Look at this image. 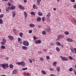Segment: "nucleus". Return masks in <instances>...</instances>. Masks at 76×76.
<instances>
[{"label": "nucleus", "instance_id": "nucleus-1", "mask_svg": "<svg viewBox=\"0 0 76 76\" xmlns=\"http://www.w3.org/2000/svg\"><path fill=\"white\" fill-rule=\"evenodd\" d=\"M0 66H1V67H2L3 69H6V68H7L9 67V65L7 64H0Z\"/></svg>", "mask_w": 76, "mask_h": 76}, {"label": "nucleus", "instance_id": "nucleus-2", "mask_svg": "<svg viewBox=\"0 0 76 76\" xmlns=\"http://www.w3.org/2000/svg\"><path fill=\"white\" fill-rule=\"evenodd\" d=\"M72 47L70 48V50L71 51V52L72 53H75V54L76 53V48H74V49Z\"/></svg>", "mask_w": 76, "mask_h": 76}, {"label": "nucleus", "instance_id": "nucleus-3", "mask_svg": "<svg viewBox=\"0 0 76 76\" xmlns=\"http://www.w3.org/2000/svg\"><path fill=\"white\" fill-rule=\"evenodd\" d=\"M23 44L25 46H28L29 45V42L28 41H24Z\"/></svg>", "mask_w": 76, "mask_h": 76}, {"label": "nucleus", "instance_id": "nucleus-4", "mask_svg": "<svg viewBox=\"0 0 76 76\" xmlns=\"http://www.w3.org/2000/svg\"><path fill=\"white\" fill-rule=\"evenodd\" d=\"M60 58H62V60H63V61H67V60H68V59L67 58L63 57L62 56H61Z\"/></svg>", "mask_w": 76, "mask_h": 76}, {"label": "nucleus", "instance_id": "nucleus-5", "mask_svg": "<svg viewBox=\"0 0 76 76\" xmlns=\"http://www.w3.org/2000/svg\"><path fill=\"white\" fill-rule=\"evenodd\" d=\"M18 7L19 9H21V10H24V9H25L24 7H23V6L20 4L18 5Z\"/></svg>", "mask_w": 76, "mask_h": 76}, {"label": "nucleus", "instance_id": "nucleus-6", "mask_svg": "<svg viewBox=\"0 0 76 76\" xmlns=\"http://www.w3.org/2000/svg\"><path fill=\"white\" fill-rule=\"evenodd\" d=\"M46 32H51V29L49 28H47L46 29Z\"/></svg>", "mask_w": 76, "mask_h": 76}, {"label": "nucleus", "instance_id": "nucleus-7", "mask_svg": "<svg viewBox=\"0 0 76 76\" xmlns=\"http://www.w3.org/2000/svg\"><path fill=\"white\" fill-rule=\"evenodd\" d=\"M35 43H36V44H41V41L40 40H35Z\"/></svg>", "mask_w": 76, "mask_h": 76}, {"label": "nucleus", "instance_id": "nucleus-8", "mask_svg": "<svg viewBox=\"0 0 76 76\" xmlns=\"http://www.w3.org/2000/svg\"><path fill=\"white\" fill-rule=\"evenodd\" d=\"M21 66H22L23 67H25V63L23 61L21 62Z\"/></svg>", "mask_w": 76, "mask_h": 76}, {"label": "nucleus", "instance_id": "nucleus-9", "mask_svg": "<svg viewBox=\"0 0 76 76\" xmlns=\"http://www.w3.org/2000/svg\"><path fill=\"white\" fill-rule=\"evenodd\" d=\"M67 41L68 42H73V39H70V38H68L67 39Z\"/></svg>", "mask_w": 76, "mask_h": 76}, {"label": "nucleus", "instance_id": "nucleus-10", "mask_svg": "<svg viewBox=\"0 0 76 76\" xmlns=\"http://www.w3.org/2000/svg\"><path fill=\"white\" fill-rule=\"evenodd\" d=\"M8 37L9 38L10 40H12V39H13V37L12 36H8Z\"/></svg>", "mask_w": 76, "mask_h": 76}, {"label": "nucleus", "instance_id": "nucleus-11", "mask_svg": "<svg viewBox=\"0 0 76 76\" xmlns=\"http://www.w3.org/2000/svg\"><path fill=\"white\" fill-rule=\"evenodd\" d=\"M35 24L33 23H31L29 25V26L31 28H34V27H35Z\"/></svg>", "mask_w": 76, "mask_h": 76}, {"label": "nucleus", "instance_id": "nucleus-12", "mask_svg": "<svg viewBox=\"0 0 76 76\" xmlns=\"http://www.w3.org/2000/svg\"><path fill=\"white\" fill-rule=\"evenodd\" d=\"M41 72L43 74V75H45L47 74L46 72H45V71H44V70H42V71H41Z\"/></svg>", "mask_w": 76, "mask_h": 76}, {"label": "nucleus", "instance_id": "nucleus-13", "mask_svg": "<svg viewBox=\"0 0 76 76\" xmlns=\"http://www.w3.org/2000/svg\"><path fill=\"white\" fill-rule=\"evenodd\" d=\"M41 1V0H37V6L40 4V2Z\"/></svg>", "mask_w": 76, "mask_h": 76}, {"label": "nucleus", "instance_id": "nucleus-14", "mask_svg": "<svg viewBox=\"0 0 76 76\" xmlns=\"http://www.w3.org/2000/svg\"><path fill=\"white\" fill-rule=\"evenodd\" d=\"M37 20L38 22H39L41 20V18L40 17H38L37 18Z\"/></svg>", "mask_w": 76, "mask_h": 76}, {"label": "nucleus", "instance_id": "nucleus-15", "mask_svg": "<svg viewBox=\"0 0 76 76\" xmlns=\"http://www.w3.org/2000/svg\"><path fill=\"white\" fill-rule=\"evenodd\" d=\"M18 72V70L16 69H14L13 71H12V74H15Z\"/></svg>", "mask_w": 76, "mask_h": 76}, {"label": "nucleus", "instance_id": "nucleus-16", "mask_svg": "<svg viewBox=\"0 0 76 76\" xmlns=\"http://www.w3.org/2000/svg\"><path fill=\"white\" fill-rule=\"evenodd\" d=\"M57 38H58V39H61V38H62V35H58Z\"/></svg>", "mask_w": 76, "mask_h": 76}, {"label": "nucleus", "instance_id": "nucleus-17", "mask_svg": "<svg viewBox=\"0 0 76 76\" xmlns=\"http://www.w3.org/2000/svg\"><path fill=\"white\" fill-rule=\"evenodd\" d=\"M22 49H23V50H27V48H28V47L26 46H22Z\"/></svg>", "mask_w": 76, "mask_h": 76}, {"label": "nucleus", "instance_id": "nucleus-18", "mask_svg": "<svg viewBox=\"0 0 76 76\" xmlns=\"http://www.w3.org/2000/svg\"><path fill=\"white\" fill-rule=\"evenodd\" d=\"M56 45L58 46H61V43H60L58 42H56Z\"/></svg>", "mask_w": 76, "mask_h": 76}, {"label": "nucleus", "instance_id": "nucleus-19", "mask_svg": "<svg viewBox=\"0 0 76 76\" xmlns=\"http://www.w3.org/2000/svg\"><path fill=\"white\" fill-rule=\"evenodd\" d=\"M23 34L22 32H20L19 33V35L20 37L22 38V37H23Z\"/></svg>", "mask_w": 76, "mask_h": 76}, {"label": "nucleus", "instance_id": "nucleus-20", "mask_svg": "<svg viewBox=\"0 0 76 76\" xmlns=\"http://www.w3.org/2000/svg\"><path fill=\"white\" fill-rule=\"evenodd\" d=\"M38 15L39 16H42V13L40 12H39Z\"/></svg>", "mask_w": 76, "mask_h": 76}, {"label": "nucleus", "instance_id": "nucleus-21", "mask_svg": "<svg viewBox=\"0 0 76 76\" xmlns=\"http://www.w3.org/2000/svg\"><path fill=\"white\" fill-rule=\"evenodd\" d=\"M24 13L25 17H27L28 16V15L27 14V13H26V12H24Z\"/></svg>", "mask_w": 76, "mask_h": 76}, {"label": "nucleus", "instance_id": "nucleus-22", "mask_svg": "<svg viewBox=\"0 0 76 76\" xmlns=\"http://www.w3.org/2000/svg\"><path fill=\"white\" fill-rule=\"evenodd\" d=\"M47 16L48 17V18H49L50 17V16H51V13H50V12H49L48 14L47 15Z\"/></svg>", "mask_w": 76, "mask_h": 76}, {"label": "nucleus", "instance_id": "nucleus-23", "mask_svg": "<svg viewBox=\"0 0 76 76\" xmlns=\"http://www.w3.org/2000/svg\"><path fill=\"white\" fill-rule=\"evenodd\" d=\"M64 34H66V35H69V32L68 31H65L64 32Z\"/></svg>", "mask_w": 76, "mask_h": 76}, {"label": "nucleus", "instance_id": "nucleus-24", "mask_svg": "<svg viewBox=\"0 0 76 76\" xmlns=\"http://www.w3.org/2000/svg\"><path fill=\"white\" fill-rule=\"evenodd\" d=\"M56 50L57 51H60V48H59L58 47H56Z\"/></svg>", "mask_w": 76, "mask_h": 76}, {"label": "nucleus", "instance_id": "nucleus-25", "mask_svg": "<svg viewBox=\"0 0 76 76\" xmlns=\"http://www.w3.org/2000/svg\"><path fill=\"white\" fill-rule=\"evenodd\" d=\"M15 8H16V7H15V6H12L11 7V9L12 10H14L15 9Z\"/></svg>", "mask_w": 76, "mask_h": 76}, {"label": "nucleus", "instance_id": "nucleus-26", "mask_svg": "<svg viewBox=\"0 0 76 76\" xmlns=\"http://www.w3.org/2000/svg\"><path fill=\"white\" fill-rule=\"evenodd\" d=\"M30 14L31 15H34L35 16V12H32L30 13Z\"/></svg>", "mask_w": 76, "mask_h": 76}, {"label": "nucleus", "instance_id": "nucleus-27", "mask_svg": "<svg viewBox=\"0 0 76 76\" xmlns=\"http://www.w3.org/2000/svg\"><path fill=\"white\" fill-rule=\"evenodd\" d=\"M10 67L12 69L13 67V65L12 64H10Z\"/></svg>", "mask_w": 76, "mask_h": 76}, {"label": "nucleus", "instance_id": "nucleus-28", "mask_svg": "<svg viewBox=\"0 0 76 76\" xmlns=\"http://www.w3.org/2000/svg\"><path fill=\"white\" fill-rule=\"evenodd\" d=\"M3 42H6V39H5L4 38H2V40Z\"/></svg>", "mask_w": 76, "mask_h": 76}, {"label": "nucleus", "instance_id": "nucleus-29", "mask_svg": "<svg viewBox=\"0 0 76 76\" xmlns=\"http://www.w3.org/2000/svg\"><path fill=\"white\" fill-rule=\"evenodd\" d=\"M69 59H70V60H72L73 59V57L71 56H69Z\"/></svg>", "mask_w": 76, "mask_h": 76}, {"label": "nucleus", "instance_id": "nucleus-30", "mask_svg": "<svg viewBox=\"0 0 76 76\" xmlns=\"http://www.w3.org/2000/svg\"><path fill=\"white\" fill-rule=\"evenodd\" d=\"M3 20L1 19H0V24H3Z\"/></svg>", "mask_w": 76, "mask_h": 76}, {"label": "nucleus", "instance_id": "nucleus-31", "mask_svg": "<svg viewBox=\"0 0 76 76\" xmlns=\"http://www.w3.org/2000/svg\"><path fill=\"white\" fill-rule=\"evenodd\" d=\"M42 34H43V35H45L46 34V32H45V31H43Z\"/></svg>", "mask_w": 76, "mask_h": 76}, {"label": "nucleus", "instance_id": "nucleus-32", "mask_svg": "<svg viewBox=\"0 0 76 76\" xmlns=\"http://www.w3.org/2000/svg\"><path fill=\"white\" fill-rule=\"evenodd\" d=\"M33 39L34 40H37V37H35V36H34L33 37Z\"/></svg>", "mask_w": 76, "mask_h": 76}, {"label": "nucleus", "instance_id": "nucleus-33", "mask_svg": "<svg viewBox=\"0 0 76 76\" xmlns=\"http://www.w3.org/2000/svg\"><path fill=\"white\" fill-rule=\"evenodd\" d=\"M4 16V15L3 14H2L0 15V18H2Z\"/></svg>", "mask_w": 76, "mask_h": 76}, {"label": "nucleus", "instance_id": "nucleus-34", "mask_svg": "<svg viewBox=\"0 0 76 76\" xmlns=\"http://www.w3.org/2000/svg\"><path fill=\"white\" fill-rule=\"evenodd\" d=\"M6 43V42H4L3 41H2V42H1V44L2 45H5V43Z\"/></svg>", "mask_w": 76, "mask_h": 76}, {"label": "nucleus", "instance_id": "nucleus-35", "mask_svg": "<svg viewBox=\"0 0 76 76\" xmlns=\"http://www.w3.org/2000/svg\"><path fill=\"white\" fill-rule=\"evenodd\" d=\"M57 64V62L55 61L53 63V65L54 66H56V65Z\"/></svg>", "mask_w": 76, "mask_h": 76}, {"label": "nucleus", "instance_id": "nucleus-36", "mask_svg": "<svg viewBox=\"0 0 76 76\" xmlns=\"http://www.w3.org/2000/svg\"><path fill=\"white\" fill-rule=\"evenodd\" d=\"M60 70V67H59L58 66L57 67V71H59Z\"/></svg>", "mask_w": 76, "mask_h": 76}, {"label": "nucleus", "instance_id": "nucleus-37", "mask_svg": "<svg viewBox=\"0 0 76 76\" xmlns=\"http://www.w3.org/2000/svg\"><path fill=\"white\" fill-rule=\"evenodd\" d=\"M47 59L49 60L50 59V56H47L46 57Z\"/></svg>", "mask_w": 76, "mask_h": 76}, {"label": "nucleus", "instance_id": "nucleus-38", "mask_svg": "<svg viewBox=\"0 0 76 76\" xmlns=\"http://www.w3.org/2000/svg\"><path fill=\"white\" fill-rule=\"evenodd\" d=\"M42 20L43 21H45V17H42Z\"/></svg>", "mask_w": 76, "mask_h": 76}, {"label": "nucleus", "instance_id": "nucleus-39", "mask_svg": "<svg viewBox=\"0 0 76 76\" xmlns=\"http://www.w3.org/2000/svg\"><path fill=\"white\" fill-rule=\"evenodd\" d=\"M17 64H18L19 65H21V62H17Z\"/></svg>", "mask_w": 76, "mask_h": 76}, {"label": "nucleus", "instance_id": "nucleus-40", "mask_svg": "<svg viewBox=\"0 0 76 76\" xmlns=\"http://www.w3.org/2000/svg\"><path fill=\"white\" fill-rule=\"evenodd\" d=\"M69 71H70V72H72L73 70V69L72 68H70L69 69Z\"/></svg>", "mask_w": 76, "mask_h": 76}, {"label": "nucleus", "instance_id": "nucleus-41", "mask_svg": "<svg viewBox=\"0 0 76 76\" xmlns=\"http://www.w3.org/2000/svg\"><path fill=\"white\" fill-rule=\"evenodd\" d=\"M27 69H28V68H23L22 70H27Z\"/></svg>", "mask_w": 76, "mask_h": 76}, {"label": "nucleus", "instance_id": "nucleus-42", "mask_svg": "<svg viewBox=\"0 0 76 76\" xmlns=\"http://www.w3.org/2000/svg\"><path fill=\"white\" fill-rule=\"evenodd\" d=\"M9 7H8V9H6V12H9V9H10Z\"/></svg>", "mask_w": 76, "mask_h": 76}, {"label": "nucleus", "instance_id": "nucleus-43", "mask_svg": "<svg viewBox=\"0 0 76 76\" xmlns=\"http://www.w3.org/2000/svg\"><path fill=\"white\" fill-rule=\"evenodd\" d=\"M29 61L30 63H32V61L31 59H30L29 60Z\"/></svg>", "mask_w": 76, "mask_h": 76}, {"label": "nucleus", "instance_id": "nucleus-44", "mask_svg": "<svg viewBox=\"0 0 76 76\" xmlns=\"http://www.w3.org/2000/svg\"><path fill=\"white\" fill-rule=\"evenodd\" d=\"M50 45L51 46L54 45V43L53 42L51 43Z\"/></svg>", "mask_w": 76, "mask_h": 76}, {"label": "nucleus", "instance_id": "nucleus-45", "mask_svg": "<svg viewBox=\"0 0 76 76\" xmlns=\"http://www.w3.org/2000/svg\"><path fill=\"white\" fill-rule=\"evenodd\" d=\"M26 75H28V76H31V75H30L29 73L27 72L26 73Z\"/></svg>", "mask_w": 76, "mask_h": 76}, {"label": "nucleus", "instance_id": "nucleus-46", "mask_svg": "<svg viewBox=\"0 0 76 76\" xmlns=\"http://www.w3.org/2000/svg\"><path fill=\"white\" fill-rule=\"evenodd\" d=\"M8 6H11V3H8Z\"/></svg>", "mask_w": 76, "mask_h": 76}, {"label": "nucleus", "instance_id": "nucleus-47", "mask_svg": "<svg viewBox=\"0 0 76 76\" xmlns=\"http://www.w3.org/2000/svg\"><path fill=\"white\" fill-rule=\"evenodd\" d=\"M32 32V31L31 30H30L29 31V34H31Z\"/></svg>", "mask_w": 76, "mask_h": 76}, {"label": "nucleus", "instance_id": "nucleus-48", "mask_svg": "<svg viewBox=\"0 0 76 76\" xmlns=\"http://www.w3.org/2000/svg\"><path fill=\"white\" fill-rule=\"evenodd\" d=\"M1 47L3 49H4L5 48V46H2Z\"/></svg>", "mask_w": 76, "mask_h": 76}, {"label": "nucleus", "instance_id": "nucleus-49", "mask_svg": "<svg viewBox=\"0 0 76 76\" xmlns=\"http://www.w3.org/2000/svg\"><path fill=\"white\" fill-rule=\"evenodd\" d=\"M70 1L71 2H72V3H75V0H70Z\"/></svg>", "mask_w": 76, "mask_h": 76}, {"label": "nucleus", "instance_id": "nucleus-50", "mask_svg": "<svg viewBox=\"0 0 76 76\" xmlns=\"http://www.w3.org/2000/svg\"><path fill=\"white\" fill-rule=\"evenodd\" d=\"M35 7H36V5H35V4H34L33 6V7L34 9H35Z\"/></svg>", "mask_w": 76, "mask_h": 76}, {"label": "nucleus", "instance_id": "nucleus-51", "mask_svg": "<svg viewBox=\"0 0 76 76\" xmlns=\"http://www.w3.org/2000/svg\"><path fill=\"white\" fill-rule=\"evenodd\" d=\"M21 40V39H20V38H18V41H19V42Z\"/></svg>", "mask_w": 76, "mask_h": 76}, {"label": "nucleus", "instance_id": "nucleus-52", "mask_svg": "<svg viewBox=\"0 0 76 76\" xmlns=\"http://www.w3.org/2000/svg\"><path fill=\"white\" fill-rule=\"evenodd\" d=\"M40 60H41V61H42L44 60V59H43L42 58H40Z\"/></svg>", "mask_w": 76, "mask_h": 76}, {"label": "nucleus", "instance_id": "nucleus-53", "mask_svg": "<svg viewBox=\"0 0 76 76\" xmlns=\"http://www.w3.org/2000/svg\"><path fill=\"white\" fill-rule=\"evenodd\" d=\"M15 15H16V13L15 12L13 15V17H15Z\"/></svg>", "mask_w": 76, "mask_h": 76}, {"label": "nucleus", "instance_id": "nucleus-54", "mask_svg": "<svg viewBox=\"0 0 76 76\" xmlns=\"http://www.w3.org/2000/svg\"><path fill=\"white\" fill-rule=\"evenodd\" d=\"M50 70L51 71H53V70H54V69L53 68H50Z\"/></svg>", "mask_w": 76, "mask_h": 76}, {"label": "nucleus", "instance_id": "nucleus-55", "mask_svg": "<svg viewBox=\"0 0 76 76\" xmlns=\"http://www.w3.org/2000/svg\"><path fill=\"white\" fill-rule=\"evenodd\" d=\"M16 29H13V31L14 32H16Z\"/></svg>", "mask_w": 76, "mask_h": 76}, {"label": "nucleus", "instance_id": "nucleus-56", "mask_svg": "<svg viewBox=\"0 0 76 76\" xmlns=\"http://www.w3.org/2000/svg\"><path fill=\"white\" fill-rule=\"evenodd\" d=\"M23 1L24 2V3H26L27 2V0H24Z\"/></svg>", "mask_w": 76, "mask_h": 76}, {"label": "nucleus", "instance_id": "nucleus-57", "mask_svg": "<svg viewBox=\"0 0 76 76\" xmlns=\"http://www.w3.org/2000/svg\"><path fill=\"white\" fill-rule=\"evenodd\" d=\"M74 8H76V4H75V5L74 6Z\"/></svg>", "mask_w": 76, "mask_h": 76}, {"label": "nucleus", "instance_id": "nucleus-58", "mask_svg": "<svg viewBox=\"0 0 76 76\" xmlns=\"http://www.w3.org/2000/svg\"><path fill=\"white\" fill-rule=\"evenodd\" d=\"M53 10L55 11L56 10V8H54L53 9Z\"/></svg>", "mask_w": 76, "mask_h": 76}, {"label": "nucleus", "instance_id": "nucleus-59", "mask_svg": "<svg viewBox=\"0 0 76 76\" xmlns=\"http://www.w3.org/2000/svg\"><path fill=\"white\" fill-rule=\"evenodd\" d=\"M38 27L39 28H41V26L39 25L38 26Z\"/></svg>", "mask_w": 76, "mask_h": 76}, {"label": "nucleus", "instance_id": "nucleus-60", "mask_svg": "<svg viewBox=\"0 0 76 76\" xmlns=\"http://www.w3.org/2000/svg\"><path fill=\"white\" fill-rule=\"evenodd\" d=\"M32 60L33 61V62H35V59H32Z\"/></svg>", "mask_w": 76, "mask_h": 76}, {"label": "nucleus", "instance_id": "nucleus-61", "mask_svg": "<svg viewBox=\"0 0 76 76\" xmlns=\"http://www.w3.org/2000/svg\"><path fill=\"white\" fill-rule=\"evenodd\" d=\"M56 41H60V39H58V38H57L56 39Z\"/></svg>", "mask_w": 76, "mask_h": 76}, {"label": "nucleus", "instance_id": "nucleus-62", "mask_svg": "<svg viewBox=\"0 0 76 76\" xmlns=\"http://www.w3.org/2000/svg\"><path fill=\"white\" fill-rule=\"evenodd\" d=\"M61 47L62 48H63V47H63V45H61Z\"/></svg>", "mask_w": 76, "mask_h": 76}, {"label": "nucleus", "instance_id": "nucleus-63", "mask_svg": "<svg viewBox=\"0 0 76 76\" xmlns=\"http://www.w3.org/2000/svg\"><path fill=\"white\" fill-rule=\"evenodd\" d=\"M6 60H8L9 59V57H7L6 58Z\"/></svg>", "mask_w": 76, "mask_h": 76}, {"label": "nucleus", "instance_id": "nucleus-64", "mask_svg": "<svg viewBox=\"0 0 76 76\" xmlns=\"http://www.w3.org/2000/svg\"><path fill=\"white\" fill-rule=\"evenodd\" d=\"M2 76H6V75H3Z\"/></svg>", "mask_w": 76, "mask_h": 76}]
</instances>
